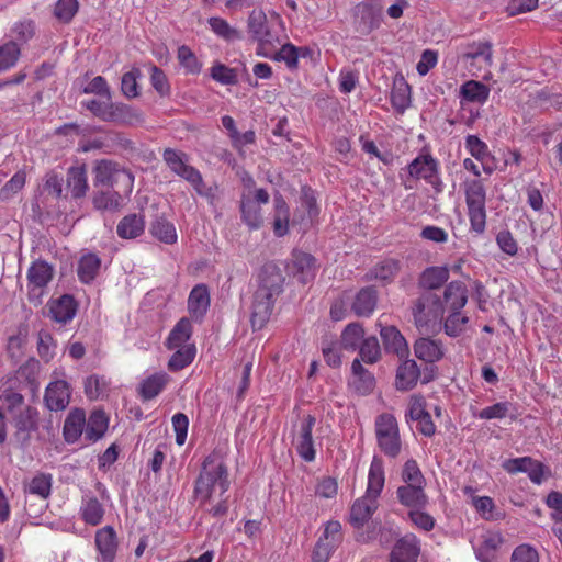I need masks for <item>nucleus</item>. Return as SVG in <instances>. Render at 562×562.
Wrapping results in <instances>:
<instances>
[{"label":"nucleus","mask_w":562,"mask_h":562,"mask_svg":"<svg viewBox=\"0 0 562 562\" xmlns=\"http://www.w3.org/2000/svg\"><path fill=\"white\" fill-rule=\"evenodd\" d=\"M231 481L228 469L223 458L217 453H211L202 463L199 476L195 480L193 496L199 506H205L215 499L218 502L207 509L214 516L220 517L227 513L228 504L222 496L229 490Z\"/></svg>","instance_id":"f257e3e1"},{"label":"nucleus","mask_w":562,"mask_h":562,"mask_svg":"<svg viewBox=\"0 0 562 562\" xmlns=\"http://www.w3.org/2000/svg\"><path fill=\"white\" fill-rule=\"evenodd\" d=\"M283 274L277 265L269 262L262 266L251 306L250 321L255 329L262 328L268 322L274 301L283 290Z\"/></svg>","instance_id":"f03ea898"},{"label":"nucleus","mask_w":562,"mask_h":562,"mask_svg":"<svg viewBox=\"0 0 562 562\" xmlns=\"http://www.w3.org/2000/svg\"><path fill=\"white\" fill-rule=\"evenodd\" d=\"M445 306L435 293L423 294L415 303L413 315L420 333H438L442 328Z\"/></svg>","instance_id":"7ed1b4c3"},{"label":"nucleus","mask_w":562,"mask_h":562,"mask_svg":"<svg viewBox=\"0 0 562 562\" xmlns=\"http://www.w3.org/2000/svg\"><path fill=\"white\" fill-rule=\"evenodd\" d=\"M464 194L471 232L482 235L486 228V191L481 180L464 182Z\"/></svg>","instance_id":"20e7f679"},{"label":"nucleus","mask_w":562,"mask_h":562,"mask_svg":"<svg viewBox=\"0 0 562 562\" xmlns=\"http://www.w3.org/2000/svg\"><path fill=\"white\" fill-rule=\"evenodd\" d=\"M164 160L172 172L187 180L199 195L212 196V189L206 187L200 171L188 164V156L172 148H166Z\"/></svg>","instance_id":"39448f33"},{"label":"nucleus","mask_w":562,"mask_h":562,"mask_svg":"<svg viewBox=\"0 0 562 562\" xmlns=\"http://www.w3.org/2000/svg\"><path fill=\"white\" fill-rule=\"evenodd\" d=\"M93 175L94 186L121 187L126 193H131L133 190L134 176L115 161L109 159L97 160Z\"/></svg>","instance_id":"423d86ee"},{"label":"nucleus","mask_w":562,"mask_h":562,"mask_svg":"<svg viewBox=\"0 0 562 562\" xmlns=\"http://www.w3.org/2000/svg\"><path fill=\"white\" fill-rule=\"evenodd\" d=\"M247 27L251 38L257 42L256 54L260 57H272V50L279 44V37L271 32L266 13L260 9L251 11Z\"/></svg>","instance_id":"0eeeda50"},{"label":"nucleus","mask_w":562,"mask_h":562,"mask_svg":"<svg viewBox=\"0 0 562 562\" xmlns=\"http://www.w3.org/2000/svg\"><path fill=\"white\" fill-rule=\"evenodd\" d=\"M375 436L381 451L390 457L396 458L402 448L398 424L392 414H381L375 419Z\"/></svg>","instance_id":"6e6552de"},{"label":"nucleus","mask_w":562,"mask_h":562,"mask_svg":"<svg viewBox=\"0 0 562 562\" xmlns=\"http://www.w3.org/2000/svg\"><path fill=\"white\" fill-rule=\"evenodd\" d=\"M355 30L361 35H369L383 23L382 0H363L352 10Z\"/></svg>","instance_id":"1a4fd4ad"},{"label":"nucleus","mask_w":562,"mask_h":562,"mask_svg":"<svg viewBox=\"0 0 562 562\" xmlns=\"http://www.w3.org/2000/svg\"><path fill=\"white\" fill-rule=\"evenodd\" d=\"M269 202V193L260 188L251 191H243L240 196V214L243 222L249 229H258L263 223L261 204Z\"/></svg>","instance_id":"9d476101"},{"label":"nucleus","mask_w":562,"mask_h":562,"mask_svg":"<svg viewBox=\"0 0 562 562\" xmlns=\"http://www.w3.org/2000/svg\"><path fill=\"white\" fill-rule=\"evenodd\" d=\"M53 278V267L46 261H35L27 270L29 300L35 305L42 303L45 288Z\"/></svg>","instance_id":"9b49d317"},{"label":"nucleus","mask_w":562,"mask_h":562,"mask_svg":"<svg viewBox=\"0 0 562 562\" xmlns=\"http://www.w3.org/2000/svg\"><path fill=\"white\" fill-rule=\"evenodd\" d=\"M315 418L307 415L299 425V428L293 438V446L297 454L306 462L315 460L316 450L312 436Z\"/></svg>","instance_id":"f8f14e48"},{"label":"nucleus","mask_w":562,"mask_h":562,"mask_svg":"<svg viewBox=\"0 0 562 562\" xmlns=\"http://www.w3.org/2000/svg\"><path fill=\"white\" fill-rule=\"evenodd\" d=\"M286 267L289 272L296 277L302 283L313 280L317 271L315 258L301 250H293Z\"/></svg>","instance_id":"ddd939ff"},{"label":"nucleus","mask_w":562,"mask_h":562,"mask_svg":"<svg viewBox=\"0 0 562 562\" xmlns=\"http://www.w3.org/2000/svg\"><path fill=\"white\" fill-rule=\"evenodd\" d=\"M408 173L434 186L438 181V161L430 154H420L408 165Z\"/></svg>","instance_id":"4468645a"},{"label":"nucleus","mask_w":562,"mask_h":562,"mask_svg":"<svg viewBox=\"0 0 562 562\" xmlns=\"http://www.w3.org/2000/svg\"><path fill=\"white\" fill-rule=\"evenodd\" d=\"M70 396L69 384L64 380H57L47 385L44 401L49 411L59 412L68 406Z\"/></svg>","instance_id":"2eb2a0df"},{"label":"nucleus","mask_w":562,"mask_h":562,"mask_svg":"<svg viewBox=\"0 0 562 562\" xmlns=\"http://www.w3.org/2000/svg\"><path fill=\"white\" fill-rule=\"evenodd\" d=\"M117 546V537L113 527L105 526L95 532V547L102 562H114Z\"/></svg>","instance_id":"dca6fc26"},{"label":"nucleus","mask_w":562,"mask_h":562,"mask_svg":"<svg viewBox=\"0 0 562 562\" xmlns=\"http://www.w3.org/2000/svg\"><path fill=\"white\" fill-rule=\"evenodd\" d=\"M419 543L413 533L401 538L391 552V562H417L419 555Z\"/></svg>","instance_id":"f3484780"},{"label":"nucleus","mask_w":562,"mask_h":562,"mask_svg":"<svg viewBox=\"0 0 562 562\" xmlns=\"http://www.w3.org/2000/svg\"><path fill=\"white\" fill-rule=\"evenodd\" d=\"M445 311H462L468 302V288L462 281H451L443 291L441 300Z\"/></svg>","instance_id":"a211bd4d"},{"label":"nucleus","mask_w":562,"mask_h":562,"mask_svg":"<svg viewBox=\"0 0 562 562\" xmlns=\"http://www.w3.org/2000/svg\"><path fill=\"white\" fill-rule=\"evenodd\" d=\"M143 121V113L138 109L123 103H111L106 117V122L122 125H135Z\"/></svg>","instance_id":"6ab92c4d"},{"label":"nucleus","mask_w":562,"mask_h":562,"mask_svg":"<svg viewBox=\"0 0 562 562\" xmlns=\"http://www.w3.org/2000/svg\"><path fill=\"white\" fill-rule=\"evenodd\" d=\"M396 494L400 503L411 509L424 508L428 503L425 485L405 484L397 488Z\"/></svg>","instance_id":"aec40b11"},{"label":"nucleus","mask_w":562,"mask_h":562,"mask_svg":"<svg viewBox=\"0 0 562 562\" xmlns=\"http://www.w3.org/2000/svg\"><path fill=\"white\" fill-rule=\"evenodd\" d=\"M378 508V501L367 495L355 501L350 509V524L360 528L372 517Z\"/></svg>","instance_id":"412c9836"},{"label":"nucleus","mask_w":562,"mask_h":562,"mask_svg":"<svg viewBox=\"0 0 562 562\" xmlns=\"http://www.w3.org/2000/svg\"><path fill=\"white\" fill-rule=\"evenodd\" d=\"M380 335L387 352H393L400 358H404L408 355L407 341L396 327H381Z\"/></svg>","instance_id":"4be33fe9"},{"label":"nucleus","mask_w":562,"mask_h":562,"mask_svg":"<svg viewBox=\"0 0 562 562\" xmlns=\"http://www.w3.org/2000/svg\"><path fill=\"white\" fill-rule=\"evenodd\" d=\"M86 413L83 409H72L64 423V438L68 443L77 442L80 437L85 436Z\"/></svg>","instance_id":"5701e85b"},{"label":"nucleus","mask_w":562,"mask_h":562,"mask_svg":"<svg viewBox=\"0 0 562 562\" xmlns=\"http://www.w3.org/2000/svg\"><path fill=\"white\" fill-rule=\"evenodd\" d=\"M414 352L419 360L428 363L439 361L445 355L442 344L429 338L417 339L414 344Z\"/></svg>","instance_id":"b1692460"},{"label":"nucleus","mask_w":562,"mask_h":562,"mask_svg":"<svg viewBox=\"0 0 562 562\" xmlns=\"http://www.w3.org/2000/svg\"><path fill=\"white\" fill-rule=\"evenodd\" d=\"M385 483L384 468L381 459L374 457L371 461L366 494L369 498L378 501Z\"/></svg>","instance_id":"393cba45"},{"label":"nucleus","mask_w":562,"mask_h":562,"mask_svg":"<svg viewBox=\"0 0 562 562\" xmlns=\"http://www.w3.org/2000/svg\"><path fill=\"white\" fill-rule=\"evenodd\" d=\"M109 427V418L101 409L93 411L88 420L86 419L85 439L95 442L101 439Z\"/></svg>","instance_id":"a878e982"},{"label":"nucleus","mask_w":562,"mask_h":562,"mask_svg":"<svg viewBox=\"0 0 562 562\" xmlns=\"http://www.w3.org/2000/svg\"><path fill=\"white\" fill-rule=\"evenodd\" d=\"M420 375L419 368L414 360H404L396 372V389L400 391L412 390Z\"/></svg>","instance_id":"bb28decb"},{"label":"nucleus","mask_w":562,"mask_h":562,"mask_svg":"<svg viewBox=\"0 0 562 562\" xmlns=\"http://www.w3.org/2000/svg\"><path fill=\"white\" fill-rule=\"evenodd\" d=\"M464 147L473 158L481 162L485 172L491 173L493 171L490 166L492 155L485 142L476 135H468L465 137Z\"/></svg>","instance_id":"cd10ccee"},{"label":"nucleus","mask_w":562,"mask_h":562,"mask_svg":"<svg viewBox=\"0 0 562 562\" xmlns=\"http://www.w3.org/2000/svg\"><path fill=\"white\" fill-rule=\"evenodd\" d=\"M192 335V325L188 318H181L170 331L166 346L169 350L184 347H195L189 344Z\"/></svg>","instance_id":"c85d7f7f"},{"label":"nucleus","mask_w":562,"mask_h":562,"mask_svg":"<svg viewBox=\"0 0 562 562\" xmlns=\"http://www.w3.org/2000/svg\"><path fill=\"white\" fill-rule=\"evenodd\" d=\"M76 302L70 295H63L49 304L52 318L61 324L71 321L76 315Z\"/></svg>","instance_id":"c756f323"},{"label":"nucleus","mask_w":562,"mask_h":562,"mask_svg":"<svg viewBox=\"0 0 562 562\" xmlns=\"http://www.w3.org/2000/svg\"><path fill=\"white\" fill-rule=\"evenodd\" d=\"M80 515L82 520L90 526H98L102 522L104 516V507L97 497L86 495L80 506Z\"/></svg>","instance_id":"7c9ffc66"},{"label":"nucleus","mask_w":562,"mask_h":562,"mask_svg":"<svg viewBox=\"0 0 562 562\" xmlns=\"http://www.w3.org/2000/svg\"><path fill=\"white\" fill-rule=\"evenodd\" d=\"M503 542L504 539L501 532H487L484 536L482 543L475 548L476 558L481 562H492L495 559L496 552Z\"/></svg>","instance_id":"2f4dec72"},{"label":"nucleus","mask_w":562,"mask_h":562,"mask_svg":"<svg viewBox=\"0 0 562 562\" xmlns=\"http://www.w3.org/2000/svg\"><path fill=\"white\" fill-rule=\"evenodd\" d=\"M145 229V220L140 214L124 216L117 224V235L124 239H132L140 236Z\"/></svg>","instance_id":"473e14b6"},{"label":"nucleus","mask_w":562,"mask_h":562,"mask_svg":"<svg viewBox=\"0 0 562 562\" xmlns=\"http://www.w3.org/2000/svg\"><path fill=\"white\" fill-rule=\"evenodd\" d=\"M352 380L351 384L360 394H369L375 383L374 376L363 368L359 359H355L351 366Z\"/></svg>","instance_id":"72a5a7b5"},{"label":"nucleus","mask_w":562,"mask_h":562,"mask_svg":"<svg viewBox=\"0 0 562 562\" xmlns=\"http://www.w3.org/2000/svg\"><path fill=\"white\" fill-rule=\"evenodd\" d=\"M376 306V292L372 288L360 290L352 303V311L359 317L370 316Z\"/></svg>","instance_id":"f704fd0d"},{"label":"nucleus","mask_w":562,"mask_h":562,"mask_svg":"<svg viewBox=\"0 0 562 562\" xmlns=\"http://www.w3.org/2000/svg\"><path fill=\"white\" fill-rule=\"evenodd\" d=\"M273 203H274L273 233L278 237H283L289 232L290 211H289V207H288L284 199L280 194H277L274 196Z\"/></svg>","instance_id":"c9c22d12"},{"label":"nucleus","mask_w":562,"mask_h":562,"mask_svg":"<svg viewBox=\"0 0 562 562\" xmlns=\"http://www.w3.org/2000/svg\"><path fill=\"white\" fill-rule=\"evenodd\" d=\"M53 477L50 474L37 473L30 479L24 485V492L27 495L46 499L52 492Z\"/></svg>","instance_id":"e433bc0d"},{"label":"nucleus","mask_w":562,"mask_h":562,"mask_svg":"<svg viewBox=\"0 0 562 562\" xmlns=\"http://www.w3.org/2000/svg\"><path fill=\"white\" fill-rule=\"evenodd\" d=\"M67 184L74 198H81L87 193L89 186L85 165L75 166L68 170Z\"/></svg>","instance_id":"4c0bfd02"},{"label":"nucleus","mask_w":562,"mask_h":562,"mask_svg":"<svg viewBox=\"0 0 562 562\" xmlns=\"http://www.w3.org/2000/svg\"><path fill=\"white\" fill-rule=\"evenodd\" d=\"M169 382V375L165 372H157L146 378L139 385L140 396L148 401L156 397Z\"/></svg>","instance_id":"58836bf2"},{"label":"nucleus","mask_w":562,"mask_h":562,"mask_svg":"<svg viewBox=\"0 0 562 562\" xmlns=\"http://www.w3.org/2000/svg\"><path fill=\"white\" fill-rule=\"evenodd\" d=\"M460 97L468 102L484 104L490 97V89L476 80H468L460 87Z\"/></svg>","instance_id":"ea45409f"},{"label":"nucleus","mask_w":562,"mask_h":562,"mask_svg":"<svg viewBox=\"0 0 562 562\" xmlns=\"http://www.w3.org/2000/svg\"><path fill=\"white\" fill-rule=\"evenodd\" d=\"M210 305V295L205 285L198 284L190 292L188 308L193 316H202Z\"/></svg>","instance_id":"a19ab883"},{"label":"nucleus","mask_w":562,"mask_h":562,"mask_svg":"<svg viewBox=\"0 0 562 562\" xmlns=\"http://www.w3.org/2000/svg\"><path fill=\"white\" fill-rule=\"evenodd\" d=\"M391 103L401 113L411 105V87L403 78L396 79L393 83Z\"/></svg>","instance_id":"79ce46f5"},{"label":"nucleus","mask_w":562,"mask_h":562,"mask_svg":"<svg viewBox=\"0 0 562 562\" xmlns=\"http://www.w3.org/2000/svg\"><path fill=\"white\" fill-rule=\"evenodd\" d=\"M363 339V327L359 323H350L341 333L340 347L349 351H356Z\"/></svg>","instance_id":"37998d69"},{"label":"nucleus","mask_w":562,"mask_h":562,"mask_svg":"<svg viewBox=\"0 0 562 562\" xmlns=\"http://www.w3.org/2000/svg\"><path fill=\"white\" fill-rule=\"evenodd\" d=\"M209 26L211 31L218 37L226 42H234L241 40V33L236 27L232 26L226 20L220 16H212L209 19Z\"/></svg>","instance_id":"c03bdc74"},{"label":"nucleus","mask_w":562,"mask_h":562,"mask_svg":"<svg viewBox=\"0 0 562 562\" xmlns=\"http://www.w3.org/2000/svg\"><path fill=\"white\" fill-rule=\"evenodd\" d=\"M21 48L14 41L0 43V74L14 67L20 58Z\"/></svg>","instance_id":"a18cd8bd"},{"label":"nucleus","mask_w":562,"mask_h":562,"mask_svg":"<svg viewBox=\"0 0 562 562\" xmlns=\"http://www.w3.org/2000/svg\"><path fill=\"white\" fill-rule=\"evenodd\" d=\"M100 266H101V260L97 255H94V254L83 255L80 258V261L78 265L79 279L85 283H89L97 277Z\"/></svg>","instance_id":"49530a36"},{"label":"nucleus","mask_w":562,"mask_h":562,"mask_svg":"<svg viewBox=\"0 0 562 562\" xmlns=\"http://www.w3.org/2000/svg\"><path fill=\"white\" fill-rule=\"evenodd\" d=\"M449 279V269L447 267L427 268L422 277L420 284L426 289H438Z\"/></svg>","instance_id":"de8ad7c7"},{"label":"nucleus","mask_w":562,"mask_h":562,"mask_svg":"<svg viewBox=\"0 0 562 562\" xmlns=\"http://www.w3.org/2000/svg\"><path fill=\"white\" fill-rule=\"evenodd\" d=\"M151 235L159 241L172 245L177 241V232L172 223L165 218L156 220L150 227Z\"/></svg>","instance_id":"09e8293b"},{"label":"nucleus","mask_w":562,"mask_h":562,"mask_svg":"<svg viewBox=\"0 0 562 562\" xmlns=\"http://www.w3.org/2000/svg\"><path fill=\"white\" fill-rule=\"evenodd\" d=\"M177 58L180 66L184 69L186 74L198 75L202 69V64L199 61L195 54L187 45H181L177 52Z\"/></svg>","instance_id":"8fccbe9b"},{"label":"nucleus","mask_w":562,"mask_h":562,"mask_svg":"<svg viewBox=\"0 0 562 562\" xmlns=\"http://www.w3.org/2000/svg\"><path fill=\"white\" fill-rule=\"evenodd\" d=\"M449 314L443 322L445 333L450 337L460 336L469 322V318L462 314V311H448Z\"/></svg>","instance_id":"3c124183"},{"label":"nucleus","mask_w":562,"mask_h":562,"mask_svg":"<svg viewBox=\"0 0 562 562\" xmlns=\"http://www.w3.org/2000/svg\"><path fill=\"white\" fill-rule=\"evenodd\" d=\"M464 57L471 60L482 59L490 67L493 64L492 44L490 42L472 43L468 46Z\"/></svg>","instance_id":"603ef678"},{"label":"nucleus","mask_w":562,"mask_h":562,"mask_svg":"<svg viewBox=\"0 0 562 562\" xmlns=\"http://www.w3.org/2000/svg\"><path fill=\"white\" fill-rule=\"evenodd\" d=\"M108 382L103 376L90 375L85 381V394L90 401L103 398L106 395Z\"/></svg>","instance_id":"864d4df0"},{"label":"nucleus","mask_w":562,"mask_h":562,"mask_svg":"<svg viewBox=\"0 0 562 562\" xmlns=\"http://www.w3.org/2000/svg\"><path fill=\"white\" fill-rule=\"evenodd\" d=\"M300 54V49L296 46L291 43H286L282 45L278 52H272V57L269 58L277 61H283L288 68L295 69L299 65Z\"/></svg>","instance_id":"5fc2aeb1"},{"label":"nucleus","mask_w":562,"mask_h":562,"mask_svg":"<svg viewBox=\"0 0 562 562\" xmlns=\"http://www.w3.org/2000/svg\"><path fill=\"white\" fill-rule=\"evenodd\" d=\"M170 357L168 368L171 371H178L189 366L195 357V347L176 348Z\"/></svg>","instance_id":"6e6d98bb"},{"label":"nucleus","mask_w":562,"mask_h":562,"mask_svg":"<svg viewBox=\"0 0 562 562\" xmlns=\"http://www.w3.org/2000/svg\"><path fill=\"white\" fill-rule=\"evenodd\" d=\"M358 349L361 360L367 363H375L381 357L380 344L374 336L364 338Z\"/></svg>","instance_id":"4d7b16f0"},{"label":"nucleus","mask_w":562,"mask_h":562,"mask_svg":"<svg viewBox=\"0 0 562 562\" xmlns=\"http://www.w3.org/2000/svg\"><path fill=\"white\" fill-rule=\"evenodd\" d=\"M23 396L14 391H7L0 395V411L10 416L24 407Z\"/></svg>","instance_id":"13d9d810"},{"label":"nucleus","mask_w":562,"mask_h":562,"mask_svg":"<svg viewBox=\"0 0 562 562\" xmlns=\"http://www.w3.org/2000/svg\"><path fill=\"white\" fill-rule=\"evenodd\" d=\"M398 261L395 259H385L380 261L371 270L372 278L381 281H390L398 272Z\"/></svg>","instance_id":"bf43d9fd"},{"label":"nucleus","mask_w":562,"mask_h":562,"mask_svg":"<svg viewBox=\"0 0 562 562\" xmlns=\"http://www.w3.org/2000/svg\"><path fill=\"white\" fill-rule=\"evenodd\" d=\"M78 10V0H58L54 8V15L59 22L69 23Z\"/></svg>","instance_id":"052dcab7"},{"label":"nucleus","mask_w":562,"mask_h":562,"mask_svg":"<svg viewBox=\"0 0 562 562\" xmlns=\"http://www.w3.org/2000/svg\"><path fill=\"white\" fill-rule=\"evenodd\" d=\"M210 76L221 85L231 86L237 83L236 71L218 61L211 67Z\"/></svg>","instance_id":"680f3d73"},{"label":"nucleus","mask_w":562,"mask_h":562,"mask_svg":"<svg viewBox=\"0 0 562 562\" xmlns=\"http://www.w3.org/2000/svg\"><path fill=\"white\" fill-rule=\"evenodd\" d=\"M11 417L15 427L20 431H29L35 427L36 411L29 406H24L21 411L16 412Z\"/></svg>","instance_id":"e2e57ef3"},{"label":"nucleus","mask_w":562,"mask_h":562,"mask_svg":"<svg viewBox=\"0 0 562 562\" xmlns=\"http://www.w3.org/2000/svg\"><path fill=\"white\" fill-rule=\"evenodd\" d=\"M123 199L115 191L100 192L94 196V206L99 210H117L122 205Z\"/></svg>","instance_id":"0e129e2a"},{"label":"nucleus","mask_w":562,"mask_h":562,"mask_svg":"<svg viewBox=\"0 0 562 562\" xmlns=\"http://www.w3.org/2000/svg\"><path fill=\"white\" fill-rule=\"evenodd\" d=\"M402 479L405 484L426 485V480L419 469V465L413 459L407 460L404 463Z\"/></svg>","instance_id":"69168bd1"},{"label":"nucleus","mask_w":562,"mask_h":562,"mask_svg":"<svg viewBox=\"0 0 562 562\" xmlns=\"http://www.w3.org/2000/svg\"><path fill=\"white\" fill-rule=\"evenodd\" d=\"M140 77V71L137 68L125 72L122 77L121 89L125 97L135 98L138 95L137 79Z\"/></svg>","instance_id":"338daca9"},{"label":"nucleus","mask_w":562,"mask_h":562,"mask_svg":"<svg viewBox=\"0 0 562 562\" xmlns=\"http://www.w3.org/2000/svg\"><path fill=\"white\" fill-rule=\"evenodd\" d=\"M510 562H539V555L530 544H520L513 551Z\"/></svg>","instance_id":"774afa93"}]
</instances>
